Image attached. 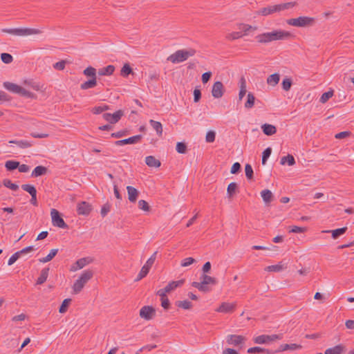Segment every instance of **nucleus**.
Returning <instances> with one entry per match:
<instances>
[{"instance_id": "nucleus-1", "label": "nucleus", "mask_w": 354, "mask_h": 354, "mask_svg": "<svg viewBox=\"0 0 354 354\" xmlns=\"http://www.w3.org/2000/svg\"><path fill=\"white\" fill-rule=\"evenodd\" d=\"M293 35L288 31L283 30H275L270 32L260 34L256 37L259 43H268L277 40L289 39Z\"/></svg>"}, {"instance_id": "nucleus-2", "label": "nucleus", "mask_w": 354, "mask_h": 354, "mask_svg": "<svg viewBox=\"0 0 354 354\" xmlns=\"http://www.w3.org/2000/svg\"><path fill=\"white\" fill-rule=\"evenodd\" d=\"M297 5L296 2H288L277 5L268 6L259 9L257 13L259 15L268 16L275 12L290 9Z\"/></svg>"}, {"instance_id": "nucleus-3", "label": "nucleus", "mask_w": 354, "mask_h": 354, "mask_svg": "<svg viewBox=\"0 0 354 354\" xmlns=\"http://www.w3.org/2000/svg\"><path fill=\"white\" fill-rule=\"evenodd\" d=\"M196 50L194 48L178 50L167 57V60L173 64L186 61L189 57L194 56Z\"/></svg>"}, {"instance_id": "nucleus-4", "label": "nucleus", "mask_w": 354, "mask_h": 354, "mask_svg": "<svg viewBox=\"0 0 354 354\" xmlns=\"http://www.w3.org/2000/svg\"><path fill=\"white\" fill-rule=\"evenodd\" d=\"M201 282H192V286L203 292H207L211 290V288L208 286V285L214 286L218 283L216 278L209 276L206 274H203L201 276Z\"/></svg>"}, {"instance_id": "nucleus-5", "label": "nucleus", "mask_w": 354, "mask_h": 354, "mask_svg": "<svg viewBox=\"0 0 354 354\" xmlns=\"http://www.w3.org/2000/svg\"><path fill=\"white\" fill-rule=\"evenodd\" d=\"M93 272L91 270H84L73 284V290L75 294L79 293L85 284L93 277Z\"/></svg>"}, {"instance_id": "nucleus-6", "label": "nucleus", "mask_w": 354, "mask_h": 354, "mask_svg": "<svg viewBox=\"0 0 354 354\" xmlns=\"http://www.w3.org/2000/svg\"><path fill=\"white\" fill-rule=\"evenodd\" d=\"M315 18L306 16H301L297 18H292L287 20L288 25L295 27H309L315 24Z\"/></svg>"}, {"instance_id": "nucleus-7", "label": "nucleus", "mask_w": 354, "mask_h": 354, "mask_svg": "<svg viewBox=\"0 0 354 354\" xmlns=\"http://www.w3.org/2000/svg\"><path fill=\"white\" fill-rule=\"evenodd\" d=\"M3 32L17 36L38 35L41 32L39 29L28 28L3 29Z\"/></svg>"}, {"instance_id": "nucleus-8", "label": "nucleus", "mask_w": 354, "mask_h": 354, "mask_svg": "<svg viewBox=\"0 0 354 354\" xmlns=\"http://www.w3.org/2000/svg\"><path fill=\"white\" fill-rule=\"evenodd\" d=\"M50 216L53 226L62 229H68V225L65 223L59 211L55 209H51Z\"/></svg>"}, {"instance_id": "nucleus-9", "label": "nucleus", "mask_w": 354, "mask_h": 354, "mask_svg": "<svg viewBox=\"0 0 354 354\" xmlns=\"http://www.w3.org/2000/svg\"><path fill=\"white\" fill-rule=\"evenodd\" d=\"M21 189L27 192L30 196V203L34 206H37V189L34 185H30V184H23L21 185Z\"/></svg>"}, {"instance_id": "nucleus-10", "label": "nucleus", "mask_w": 354, "mask_h": 354, "mask_svg": "<svg viewBox=\"0 0 354 354\" xmlns=\"http://www.w3.org/2000/svg\"><path fill=\"white\" fill-rule=\"evenodd\" d=\"M156 315V310L151 306H145L140 310V317L146 320L152 319Z\"/></svg>"}, {"instance_id": "nucleus-11", "label": "nucleus", "mask_w": 354, "mask_h": 354, "mask_svg": "<svg viewBox=\"0 0 354 354\" xmlns=\"http://www.w3.org/2000/svg\"><path fill=\"white\" fill-rule=\"evenodd\" d=\"M123 115L124 111L122 110H118L113 114L109 113H103L102 118L110 124H115L121 119Z\"/></svg>"}, {"instance_id": "nucleus-12", "label": "nucleus", "mask_w": 354, "mask_h": 354, "mask_svg": "<svg viewBox=\"0 0 354 354\" xmlns=\"http://www.w3.org/2000/svg\"><path fill=\"white\" fill-rule=\"evenodd\" d=\"M225 93V87L223 84L217 81L212 86V95L214 98H221Z\"/></svg>"}, {"instance_id": "nucleus-13", "label": "nucleus", "mask_w": 354, "mask_h": 354, "mask_svg": "<svg viewBox=\"0 0 354 354\" xmlns=\"http://www.w3.org/2000/svg\"><path fill=\"white\" fill-rule=\"evenodd\" d=\"M92 209V205L86 201L78 203L77 206V212L79 215L88 216Z\"/></svg>"}, {"instance_id": "nucleus-14", "label": "nucleus", "mask_w": 354, "mask_h": 354, "mask_svg": "<svg viewBox=\"0 0 354 354\" xmlns=\"http://www.w3.org/2000/svg\"><path fill=\"white\" fill-rule=\"evenodd\" d=\"M142 138V135H136L126 139L117 140L115 142L116 146H122L124 145H133L139 142Z\"/></svg>"}, {"instance_id": "nucleus-15", "label": "nucleus", "mask_w": 354, "mask_h": 354, "mask_svg": "<svg viewBox=\"0 0 354 354\" xmlns=\"http://www.w3.org/2000/svg\"><path fill=\"white\" fill-rule=\"evenodd\" d=\"M235 308L236 304L223 302L215 310L218 313H232L235 310Z\"/></svg>"}, {"instance_id": "nucleus-16", "label": "nucleus", "mask_w": 354, "mask_h": 354, "mask_svg": "<svg viewBox=\"0 0 354 354\" xmlns=\"http://www.w3.org/2000/svg\"><path fill=\"white\" fill-rule=\"evenodd\" d=\"M245 341V338L242 335H229L227 337V344L234 345L235 346L243 344Z\"/></svg>"}, {"instance_id": "nucleus-17", "label": "nucleus", "mask_w": 354, "mask_h": 354, "mask_svg": "<svg viewBox=\"0 0 354 354\" xmlns=\"http://www.w3.org/2000/svg\"><path fill=\"white\" fill-rule=\"evenodd\" d=\"M127 194H128V199L131 203H136L137 201L139 192L137 189L132 186H127Z\"/></svg>"}, {"instance_id": "nucleus-18", "label": "nucleus", "mask_w": 354, "mask_h": 354, "mask_svg": "<svg viewBox=\"0 0 354 354\" xmlns=\"http://www.w3.org/2000/svg\"><path fill=\"white\" fill-rule=\"evenodd\" d=\"M153 263H149V261L147 260L146 263L142 267L140 272L138 273L136 279H135L136 281L141 280L142 278L146 277L147 274L149 273L151 268L152 267Z\"/></svg>"}, {"instance_id": "nucleus-19", "label": "nucleus", "mask_w": 354, "mask_h": 354, "mask_svg": "<svg viewBox=\"0 0 354 354\" xmlns=\"http://www.w3.org/2000/svg\"><path fill=\"white\" fill-rule=\"evenodd\" d=\"M185 279H180L178 281H171L165 287V290L169 293L171 291L174 290L178 287H180L185 283Z\"/></svg>"}, {"instance_id": "nucleus-20", "label": "nucleus", "mask_w": 354, "mask_h": 354, "mask_svg": "<svg viewBox=\"0 0 354 354\" xmlns=\"http://www.w3.org/2000/svg\"><path fill=\"white\" fill-rule=\"evenodd\" d=\"M346 350L345 346L343 344H338L332 348H327L324 354H342Z\"/></svg>"}, {"instance_id": "nucleus-21", "label": "nucleus", "mask_w": 354, "mask_h": 354, "mask_svg": "<svg viewBox=\"0 0 354 354\" xmlns=\"http://www.w3.org/2000/svg\"><path fill=\"white\" fill-rule=\"evenodd\" d=\"M47 172H48L47 167L42 166V165L37 166L32 171L31 177L37 178V177L46 174Z\"/></svg>"}, {"instance_id": "nucleus-22", "label": "nucleus", "mask_w": 354, "mask_h": 354, "mask_svg": "<svg viewBox=\"0 0 354 354\" xmlns=\"http://www.w3.org/2000/svg\"><path fill=\"white\" fill-rule=\"evenodd\" d=\"M263 133L266 136H272L277 132L275 126L270 124H263L261 126Z\"/></svg>"}, {"instance_id": "nucleus-23", "label": "nucleus", "mask_w": 354, "mask_h": 354, "mask_svg": "<svg viewBox=\"0 0 354 354\" xmlns=\"http://www.w3.org/2000/svg\"><path fill=\"white\" fill-rule=\"evenodd\" d=\"M145 163L147 166L151 167H159L161 162L159 160L156 159L153 156H149L145 158Z\"/></svg>"}, {"instance_id": "nucleus-24", "label": "nucleus", "mask_w": 354, "mask_h": 354, "mask_svg": "<svg viewBox=\"0 0 354 354\" xmlns=\"http://www.w3.org/2000/svg\"><path fill=\"white\" fill-rule=\"evenodd\" d=\"M346 230H347V227H343L338 228V229L333 230H325V231H323V232L331 233L333 239H337L340 236L343 235L346 232Z\"/></svg>"}, {"instance_id": "nucleus-25", "label": "nucleus", "mask_w": 354, "mask_h": 354, "mask_svg": "<svg viewBox=\"0 0 354 354\" xmlns=\"http://www.w3.org/2000/svg\"><path fill=\"white\" fill-rule=\"evenodd\" d=\"M301 345L300 344H281L280 345V346L278 348V351L279 352H282V351H288V350H297V349H300L301 348Z\"/></svg>"}, {"instance_id": "nucleus-26", "label": "nucleus", "mask_w": 354, "mask_h": 354, "mask_svg": "<svg viewBox=\"0 0 354 354\" xmlns=\"http://www.w3.org/2000/svg\"><path fill=\"white\" fill-rule=\"evenodd\" d=\"M261 196L262 197L263 201L266 203H270L274 198V196L272 193V192L269 189H263L261 192Z\"/></svg>"}, {"instance_id": "nucleus-27", "label": "nucleus", "mask_w": 354, "mask_h": 354, "mask_svg": "<svg viewBox=\"0 0 354 354\" xmlns=\"http://www.w3.org/2000/svg\"><path fill=\"white\" fill-rule=\"evenodd\" d=\"M115 71V66L113 65H109L106 67L100 68L97 71L99 75H111Z\"/></svg>"}, {"instance_id": "nucleus-28", "label": "nucleus", "mask_w": 354, "mask_h": 354, "mask_svg": "<svg viewBox=\"0 0 354 354\" xmlns=\"http://www.w3.org/2000/svg\"><path fill=\"white\" fill-rule=\"evenodd\" d=\"M49 268H43L41 271L39 277L37 279V284H43L48 277Z\"/></svg>"}, {"instance_id": "nucleus-29", "label": "nucleus", "mask_w": 354, "mask_h": 354, "mask_svg": "<svg viewBox=\"0 0 354 354\" xmlns=\"http://www.w3.org/2000/svg\"><path fill=\"white\" fill-rule=\"evenodd\" d=\"M150 125L153 127V129L156 131V133L158 136H162V125L160 122L150 120H149Z\"/></svg>"}, {"instance_id": "nucleus-30", "label": "nucleus", "mask_w": 354, "mask_h": 354, "mask_svg": "<svg viewBox=\"0 0 354 354\" xmlns=\"http://www.w3.org/2000/svg\"><path fill=\"white\" fill-rule=\"evenodd\" d=\"M3 86L9 91L12 92L14 93H17V94L19 93L20 88H21L20 86H19L16 84L12 83V82H5L3 83Z\"/></svg>"}, {"instance_id": "nucleus-31", "label": "nucleus", "mask_w": 354, "mask_h": 354, "mask_svg": "<svg viewBox=\"0 0 354 354\" xmlns=\"http://www.w3.org/2000/svg\"><path fill=\"white\" fill-rule=\"evenodd\" d=\"M175 305L184 310H190L193 307L192 303L188 300L176 301Z\"/></svg>"}, {"instance_id": "nucleus-32", "label": "nucleus", "mask_w": 354, "mask_h": 354, "mask_svg": "<svg viewBox=\"0 0 354 354\" xmlns=\"http://www.w3.org/2000/svg\"><path fill=\"white\" fill-rule=\"evenodd\" d=\"M9 143L15 144L19 148H21V149H26V148L30 147L32 146L31 142H30L28 140H10Z\"/></svg>"}, {"instance_id": "nucleus-33", "label": "nucleus", "mask_w": 354, "mask_h": 354, "mask_svg": "<svg viewBox=\"0 0 354 354\" xmlns=\"http://www.w3.org/2000/svg\"><path fill=\"white\" fill-rule=\"evenodd\" d=\"M96 77L91 78L88 81L84 82L80 85L81 89L86 90L88 88H94L97 85Z\"/></svg>"}, {"instance_id": "nucleus-34", "label": "nucleus", "mask_w": 354, "mask_h": 354, "mask_svg": "<svg viewBox=\"0 0 354 354\" xmlns=\"http://www.w3.org/2000/svg\"><path fill=\"white\" fill-rule=\"evenodd\" d=\"M279 80H280V75L279 73H276L272 74L268 77L267 84L270 86H274L279 83Z\"/></svg>"}, {"instance_id": "nucleus-35", "label": "nucleus", "mask_w": 354, "mask_h": 354, "mask_svg": "<svg viewBox=\"0 0 354 354\" xmlns=\"http://www.w3.org/2000/svg\"><path fill=\"white\" fill-rule=\"evenodd\" d=\"M246 81L243 77L240 79V91L239 93V100H241L246 94Z\"/></svg>"}, {"instance_id": "nucleus-36", "label": "nucleus", "mask_w": 354, "mask_h": 354, "mask_svg": "<svg viewBox=\"0 0 354 354\" xmlns=\"http://www.w3.org/2000/svg\"><path fill=\"white\" fill-rule=\"evenodd\" d=\"M286 163L289 166H293L295 164V160L292 155L288 154L286 156H283L281 158V165H283Z\"/></svg>"}, {"instance_id": "nucleus-37", "label": "nucleus", "mask_w": 354, "mask_h": 354, "mask_svg": "<svg viewBox=\"0 0 354 354\" xmlns=\"http://www.w3.org/2000/svg\"><path fill=\"white\" fill-rule=\"evenodd\" d=\"M58 250V249H52L46 257L39 259V262L44 263L50 261L57 255Z\"/></svg>"}, {"instance_id": "nucleus-38", "label": "nucleus", "mask_w": 354, "mask_h": 354, "mask_svg": "<svg viewBox=\"0 0 354 354\" xmlns=\"http://www.w3.org/2000/svg\"><path fill=\"white\" fill-rule=\"evenodd\" d=\"M255 102V97L253 93L249 92L247 95V100L245 103V107L248 109L254 106Z\"/></svg>"}, {"instance_id": "nucleus-39", "label": "nucleus", "mask_w": 354, "mask_h": 354, "mask_svg": "<svg viewBox=\"0 0 354 354\" xmlns=\"http://www.w3.org/2000/svg\"><path fill=\"white\" fill-rule=\"evenodd\" d=\"M237 188V184L234 182H232L228 185L227 188V194L229 198H232L234 196L236 192Z\"/></svg>"}, {"instance_id": "nucleus-40", "label": "nucleus", "mask_w": 354, "mask_h": 354, "mask_svg": "<svg viewBox=\"0 0 354 354\" xmlns=\"http://www.w3.org/2000/svg\"><path fill=\"white\" fill-rule=\"evenodd\" d=\"M131 73H133V69L130 65L129 64H124L120 71V75L123 77H127Z\"/></svg>"}, {"instance_id": "nucleus-41", "label": "nucleus", "mask_w": 354, "mask_h": 354, "mask_svg": "<svg viewBox=\"0 0 354 354\" xmlns=\"http://www.w3.org/2000/svg\"><path fill=\"white\" fill-rule=\"evenodd\" d=\"M19 166V162L16 160H8L5 163V167L8 171H13Z\"/></svg>"}, {"instance_id": "nucleus-42", "label": "nucleus", "mask_w": 354, "mask_h": 354, "mask_svg": "<svg viewBox=\"0 0 354 354\" xmlns=\"http://www.w3.org/2000/svg\"><path fill=\"white\" fill-rule=\"evenodd\" d=\"M283 268H284L283 266L281 263H279L277 265H272V266H267L265 268V270L268 271V272H281V270H283Z\"/></svg>"}, {"instance_id": "nucleus-43", "label": "nucleus", "mask_w": 354, "mask_h": 354, "mask_svg": "<svg viewBox=\"0 0 354 354\" xmlns=\"http://www.w3.org/2000/svg\"><path fill=\"white\" fill-rule=\"evenodd\" d=\"M334 91L333 89H330L328 91L324 93L320 99L319 102L324 104L326 103L330 97H333Z\"/></svg>"}, {"instance_id": "nucleus-44", "label": "nucleus", "mask_w": 354, "mask_h": 354, "mask_svg": "<svg viewBox=\"0 0 354 354\" xmlns=\"http://www.w3.org/2000/svg\"><path fill=\"white\" fill-rule=\"evenodd\" d=\"M268 335H261L254 338L255 344H266L268 343Z\"/></svg>"}, {"instance_id": "nucleus-45", "label": "nucleus", "mask_w": 354, "mask_h": 354, "mask_svg": "<svg viewBox=\"0 0 354 354\" xmlns=\"http://www.w3.org/2000/svg\"><path fill=\"white\" fill-rule=\"evenodd\" d=\"M71 302V299H65L62 301L61 306H59V312L60 313H66L67 311V310H68V306H69Z\"/></svg>"}, {"instance_id": "nucleus-46", "label": "nucleus", "mask_w": 354, "mask_h": 354, "mask_svg": "<svg viewBox=\"0 0 354 354\" xmlns=\"http://www.w3.org/2000/svg\"><path fill=\"white\" fill-rule=\"evenodd\" d=\"M292 84V80L290 78L286 77L283 80L281 83L282 88L286 91H288L290 89Z\"/></svg>"}, {"instance_id": "nucleus-47", "label": "nucleus", "mask_w": 354, "mask_h": 354, "mask_svg": "<svg viewBox=\"0 0 354 354\" xmlns=\"http://www.w3.org/2000/svg\"><path fill=\"white\" fill-rule=\"evenodd\" d=\"M3 184L5 187L10 189L12 191H17L19 189V186L15 183H12V181L9 179H4L3 180Z\"/></svg>"}, {"instance_id": "nucleus-48", "label": "nucleus", "mask_w": 354, "mask_h": 354, "mask_svg": "<svg viewBox=\"0 0 354 354\" xmlns=\"http://www.w3.org/2000/svg\"><path fill=\"white\" fill-rule=\"evenodd\" d=\"M83 73L91 78L96 77V69L92 66H88L84 70Z\"/></svg>"}, {"instance_id": "nucleus-49", "label": "nucleus", "mask_w": 354, "mask_h": 354, "mask_svg": "<svg viewBox=\"0 0 354 354\" xmlns=\"http://www.w3.org/2000/svg\"><path fill=\"white\" fill-rule=\"evenodd\" d=\"M87 263H88V261H87V259L86 258H82V259H78L76 262H75V264L77 266L76 268H73L72 270H76L77 269H82V268H84Z\"/></svg>"}, {"instance_id": "nucleus-50", "label": "nucleus", "mask_w": 354, "mask_h": 354, "mask_svg": "<svg viewBox=\"0 0 354 354\" xmlns=\"http://www.w3.org/2000/svg\"><path fill=\"white\" fill-rule=\"evenodd\" d=\"M243 36V34L241 31L239 32H233L232 33H229L226 35V39L228 40H234L239 38H241Z\"/></svg>"}, {"instance_id": "nucleus-51", "label": "nucleus", "mask_w": 354, "mask_h": 354, "mask_svg": "<svg viewBox=\"0 0 354 354\" xmlns=\"http://www.w3.org/2000/svg\"><path fill=\"white\" fill-rule=\"evenodd\" d=\"M176 149L178 153L184 154L187 151V145L185 142H178L176 144Z\"/></svg>"}, {"instance_id": "nucleus-52", "label": "nucleus", "mask_w": 354, "mask_h": 354, "mask_svg": "<svg viewBox=\"0 0 354 354\" xmlns=\"http://www.w3.org/2000/svg\"><path fill=\"white\" fill-rule=\"evenodd\" d=\"M245 172L246 178L248 180H252L253 178L254 171H253V169H252V166L250 164L245 165Z\"/></svg>"}, {"instance_id": "nucleus-53", "label": "nucleus", "mask_w": 354, "mask_h": 354, "mask_svg": "<svg viewBox=\"0 0 354 354\" xmlns=\"http://www.w3.org/2000/svg\"><path fill=\"white\" fill-rule=\"evenodd\" d=\"M20 95L23 96V97H28V98H33L35 95L29 91H27L26 89H25L24 88L21 87L20 88V90H19V93Z\"/></svg>"}, {"instance_id": "nucleus-54", "label": "nucleus", "mask_w": 354, "mask_h": 354, "mask_svg": "<svg viewBox=\"0 0 354 354\" xmlns=\"http://www.w3.org/2000/svg\"><path fill=\"white\" fill-rule=\"evenodd\" d=\"M272 153V149L270 147L266 148L262 153V164L265 165Z\"/></svg>"}, {"instance_id": "nucleus-55", "label": "nucleus", "mask_w": 354, "mask_h": 354, "mask_svg": "<svg viewBox=\"0 0 354 354\" xmlns=\"http://www.w3.org/2000/svg\"><path fill=\"white\" fill-rule=\"evenodd\" d=\"M1 59L5 64H10L13 61L12 56L7 53H3L1 54Z\"/></svg>"}, {"instance_id": "nucleus-56", "label": "nucleus", "mask_w": 354, "mask_h": 354, "mask_svg": "<svg viewBox=\"0 0 354 354\" xmlns=\"http://www.w3.org/2000/svg\"><path fill=\"white\" fill-rule=\"evenodd\" d=\"M138 207L145 212H149L150 210L149 203L145 200H140L138 201Z\"/></svg>"}, {"instance_id": "nucleus-57", "label": "nucleus", "mask_w": 354, "mask_h": 354, "mask_svg": "<svg viewBox=\"0 0 354 354\" xmlns=\"http://www.w3.org/2000/svg\"><path fill=\"white\" fill-rule=\"evenodd\" d=\"M241 32H244L243 35H247L250 30H256L255 27H252L248 24H241L239 28Z\"/></svg>"}, {"instance_id": "nucleus-58", "label": "nucleus", "mask_w": 354, "mask_h": 354, "mask_svg": "<svg viewBox=\"0 0 354 354\" xmlns=\"http://www.w3.org/2000/svg\"><path fill=\"white\" fill-rule=\"evenodd\" d=\"M289 232L292 233H304L306 231V227H298V226H290Z\"/></svg>"}, {"instance_id": "nucleus-59", "label": "nucleus", "mask_w": 354, "mask_h": 354, "mask_svg": "<svg viewBox=\"0 0 354 354\" xmlns=\"http://www.w3.org/2000/svg\"><path fill=\"white\" fill-rule=\"evenodd\" d=\"M216 138V133L214 131H209L206 133L205 140L207 142H213Z\"/></svg>"}, {"instance_id": "nucleus-60", "label": "nucleus", "mask_w": 354, "mask_h": 354, "mask_svg": "<svg viewBox=\"0 0 354 354\" xmlns=\"http://www.w3.org/2000/svg\"><path fill=\"white\" fill-rule=\"evenodd\" d=\"M196 262V260L192 257H187L184 259L180 263L182 267H187Z\"/></svg>"}, {"instance_id": "nucleus-61", "label": "nucleus", "mask_w": 354, "mask_h": 354, "mask_svg": "<svg viewBox=\"0 0 354 354\" xmlns=\"http://www.w3.org/2000/svg\"><path fill=\"white\" fill-rule=\"evenodd\" d=\"M266 351V348L259 347V346H254L251 347L248 349L247 352L248 353H264Z\"/></svg>"}, {"instance_id": "nucleus-62", "label": "nucleus", "mask_w": 354, "mask_h": 354, "mask_svg": "<svg viewBox=\"0 0 354 354\" xmlns=\"http://www.w3.org/2000/svg\"><path fill=\"white\" fill-rule=\"evenodd\" d=\"M241 169V164L239 162H234L231 167L230 172L232 174H236L240 172Z\"/></svg>"}, {"instance_id": "nucleus-63", "label": "nucleus", "mask_w": 354, "mask_h": 354, "mask_svg": "<svg viewBox=\"0 0 354 354\" xmlns=\"http://www.w3.org/2000/svg\"><path fill=\"white\" fill-rule=\"evenodd\" d=\"M66 62H67L66 60H62L58 62H56L53 65V68L56 70L62 71L64 69Z\"/></svg>"}, {"instance_id": "nucleus-64", "label": "nucleus", "mask_w": 354, "mask_h": 354, "mask_svg": "<svg viewBox=\"0 0 354 354\" xmlns=\"http://www.w3.org/2000/svg\"><path fill=\"white\" fill-rule=\"evenodd\" d=\"M129 133V131L127 130H121L115 133H112L111 136L112 138H122L123 136H127Z\"/></svg>"}]
</instances>
